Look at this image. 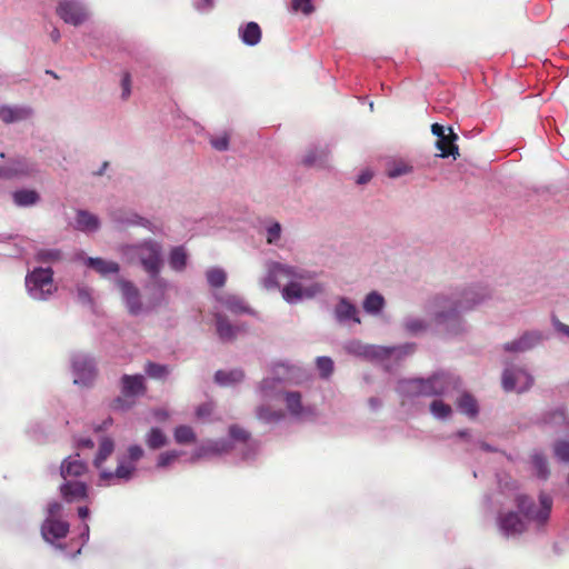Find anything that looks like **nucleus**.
Instances as JSON below:
<instances>
[{
	"label": "nucleus",
	"mask_w": 569,
	"mask_h": 569,
	"mask_svg": "<svg viewBox=\"0 0 569 569\" xmlns=\"http://www.w3.org/2000/svg\"><path fill=\"white\" fill-rule=\"evenodd\" d=\"M499 491L486 496V503L501 508L497 515V528L506 539H518L533 528L540 531L548 522L552 509V498L541 492L539 501L528 495L519 493L517 481L509 476L499 477Z\"/></svg>",
	"instance_id": "f257e3e1"
},
{
	"label": "nucleus",
	"mask_w": 569,
	"mask_h": 569,
	"mask_svg": "<svg viewBox=\"0 0 569 569\" xmlns=\"http://www.w3.org/2000/svg\"><path fill=\"white\" fill-rule=\"evenodd\" d=\"M489 296L486 286L475 284L461 292L436 297L431 318L437 330L449 337L462 333L466 330V322L461 315L472 310Z\"/></svg>",
	"instance_id": "f03ea898"
},
{
	"label": "nucleus",
	"mask_w": 569,
	"mask_h": 569,
	"mask_svg": "<svg viewBox=\"0 0 569 569\" xmlns=\"http://www.w3.org/2000/svg\"><path fill=\"white\" fill-rule=\"evenodd\" d=\"M316 273L300 267L269 261L266 264V276L261 279V284L267 290L280 288L281 281H287L281 290L282 298L290 305H296L303 299L315 298L323 292V286L319 282H312L302 286L299 281L311 280Z\"/></svg>",
	"instance_id": "7ed1b4c3"
},
{
	"label": "nucleus",
	"mask_w": 569,
	"mask_h": 569,
	"mask_svg": "<svg viewBox=\"0 0 569 569\" xmlns=\"http://www.w3.org/2000/svg\"><path fill=\"white\" fill-rule=\"evenodd\" d=\"M240 450L243 461H253L258 455L259 443L251 439L250 433L238 425L229 427L228 438L208 440L201 443L192 453L191 461Z\"/></svg>",
	"instance_id": "20e7f679"
},
{
	"label": "nucleus",
	"mask_w": 569,
	"mask_h": 569,
	"mask_svg": "<svg viewBox=\"0 0 569 569\" xmlns=\"http://www.w3.org/2000/svg\"><path fill=\"white\" fill-rule=\"evenodd\" d=\"M121 254L128 263L139 264L148 276L161 273L164 264L162 246L153 239L124 244L121 247Z\"/></svg>",
	"instance_id": "39448f33"
},
{
	"label": "nucleus",
	"mask_w": 569,
	"mask_h": 569,
	"mask_svg": "<svg viewBox=\"0 0 569 569\" xmlns=\"http://www.w3.org/2000/svg\"><path fill=\"white\" fill-rule=\"evenodd\" d=\"M144 456V450L140 445H130L126 452L117 455V468L111 471L101 469L98 478V486L111 487L130 482L138 470V462Z\"/></svg>",
	"instance_id": "423d86ee"
},
{
	"label": "nucleus",
	"mask_w": 569,
	"mask_h": 569,
	"mask_svg": "<svg viewBox=\"0 0 569 569\" xmlns=\"http://www.w3.org/2000/svg\"><path fill=\"white\" fill-rule=\"evenodd\" d=\"M295 367L288 363L277 362L271 366V376L263 378L258 387L257 393L264 402L280 401L287 391V386L292 382Z\"/></svg>",
	"instance_id": "0eeeda50"
},
{
	"label": "nucleus",
	"mask_w": 569,
	"mask_h": 569,
	"mask_svg": "<svg viewBox=\"0 0 569 569\" xmlns=\"http://www.w3.org/2000/svg\"><path fill=\"white\" fill-rule=\"evenodd\" d=\"M26 288L33 300H48L57 289L53 284L52 268L38 267L29 271L26 276Z\"/></svg>",
	"instance_id": "6e6552de"
},
{
	"label": "nucleus",
	"mask_w": 569,
	"mask_h": 569,
	"mask_svg": "<svg viewBox=\"0 0 569 569\" xmlns=\"http://www.w3.org/2000/svg\"><path fill=\"white\" fill-rule=\"evenodd\" d=\"M73 383L80 388H90L97 378V363L88 353L73 352L70 356Z\"/></svg>",
	"instance_id": "1a4fd4ad"
},
{
	"label": "nucleus",
	"mask_w": 569,
	"mask_h": 569,
	"mask_svg": "<svg viewBox=\"0 0 569 569\" xmlns=\"http://www.w3.org/2000/svg\"><path fill=\"white\" fill-rule=\"evenodd\" d=\"M425 397L449 396L460 388V378L448 371H437L423 378Z\"/></svg>",
	"instance_id": "9d476101"
},
{
	"label": "nucleus",
	"mask_w": 569,
	"mask_h": 569,
	"mask_svg": "<svg viewBox=\"0 0 569 569\" xmlns=\"http://www.w3.org/2000/svg\"><path fill=\"white\" fill-rule=\"evenodd\" d=\"M40 173V164L28 157L16 156L9 158L3 164L4 180H28L34 179Z\"/></svg>",
	"instance_id": "9b49d317"
},
{
	"label": "nucleus",
	"mask_w": 569,
	"mask_h": 569,
	"mask_svg": "<svg viewBox=\"0 0 569 569\" xmlns=\"http://www.w3.org/2000/svg\"><path fill=\"white\" fill-rule=\"evenodd\" d=\"M57 16L67 24L79 27L90 18L87 0H57Z\"/></svg>",
	"instance_id": "f8f14e48"
},
{
	"label": "nucleus",
	"mask_w": 569,
	"mask_h": 569,
	"mask_svg": "<svg viewBox=\"0 0 569 569\" xmlns=\"http://www.w3.org/2000/svg\"><path fill=\"white\" fill-rule=\"evenodd\" d=\"M120 387L122 397L116 398L112 403L114 409L120 410H127L131 407L127 398L134 399L143 396L147 391L144 377L142 375H123L120 378Z\"/></svg>",
	"instance_id": "ddd939ff"
},
{
	"label": "nucleus",
	"mask_w": 569,
	"mask_h": 569,
	"mask_svg": "<svg viewBox=\"0 0 569 569\" xmlns=\"http://www.w3.org/2000/svg\"><path fill=\"white\" fill-rule=\"evenodd\" d=\"M533 383V377L528 370L515 363H508L502 372V388L505 391L525 392Z\"/></svg>",
	"instance_id": "4468645a"
},
{
	"label": "nucleus",
	"mask_w": 569,
	"mask_h": 569,
	"mask_svg": "<svg viewBox=\"0 0 569 569\" xmlns=\"http://www.w3.org/2000/svg\"><path fill=\"white\" fill-rule=\"evenodd\" d=\"M548 336L541 330H528L512 341L506 342L502 349L506 352H527L540 346Z\"/></svg>",
	"instance_id": "2eb2a0df"
},
{
	"label": "nucleus",
	"mask_w": 569,
	"mask_h": 569,
	"mask_svg": "<svg viewBox=\"0 0 569 569\" xmlns=\"http://www.w3.org/2000/svg\"><path fill=\"white\" fill-rule=\"evenodd\" d=\"M116 282L120 289L123 302L129 313L131 316H139L140 313H142L144 311V308L141 302L140 291L134 286V283L123 278H118ZM146 310L148 309L146 308Z\"/></svg>",
	"instance_id": "dca6fc26"
},
{
	"label": "nucleus",
	"mask_w": 569,
	"mask_h": 569,
	"mask_svg": "<svg viewBox=\"0 0 569 569\" xmlns=\"http://www.w3.org/2000/svg\"><path fill=\"white\" fill-rule=\"evenodd\" d=\"M449 133H446V128L442 124L433 123L431 126V132L438 139L436 147L440 150V157L447 158L449 156L456 157L459 154L458 146L455 143L458 139L457 134L451 128H448Z\"/></svg>",
	"instance_id": "f3484780"
},
{
	"label": "nucleus",
	"mask_w": 569,
	"mask_h": 569,
	"mask_svg": "<svg viewBox=\"0 0 569 569\" xmlns=\"http://www.w3.org/2000/svg\"><path fill=\"white\" fill-rule=\"evenodd\" d=\"M416 349L415 343H405L401 346L383 347L369 345L367 358L369 360H385L389 358L401 359L406 356L413 353Z\"/></svg>",
	"instance_id": "a211bd4d"
},
{
	"label": "nucleus",
	"mask_w": 569,
	"mask_h": 569,
	"mask_svg": "<svg viewBox=\"0 0 569 569\" xmlns=\"http://www.w3.org/2000/svg\"><path fill=\"white\" fill-rule=\"evenodd\" d=\"M170 288V282L161 277V273L157 276H148V281L144 284V289L149 292V302L147 309H153L162 305L166 300V293Z\"/></svg>",
	"instance_id": "6ab92c4d"
},
{
	"label": "nucleus",
	"mask_w": 569,
	"mask_h": 569,
	"mask_svg": "<svg viewBox=\"0 0 569 569\" xmlns=\"http://www.w3.org/2000/svg\"><path fill=\"white\" fill-rule=\"evenodd\" d=\"M89 472L88 463L80 458L79 453L70 455L60 465V477L62 480H82Z\"/></svg>",
	"instance_id": "aec40b11"
},
{
	"label": "nucleus",
	"mask_w": 569,
	"mask_h": 569,
	"mask_svg": "<svg viewBox=\"0 0 569 569\" xmlns=\"http://www.w3.org/2000/svg\"><path fill=\"white\" fill-rule=\"evenodd\" d=\"M59 492L68 503L83 501L89 497V485L84 480H63Z\"/></svg>",
	"instance_id": "412c9836"
},
{
	"label": "nucleus",
	"mask_w": 569,
	"mask_h": 569,
	"mask_svg": "<svg viewBox=\"0 0 569 569\" xmlns=\"http://www.w3.org/2000/svg\"><path fill=\"white\" fill-rule=\"evenodd\" d=\"M286 406L288 415L295 420H302L311 415L309 406L302 402V395L299 391L287 390L281 399Z\"/></svg>",
	"instance_id": "4be33fe9"
},
{
	"label": "nucleus",
	"mask_w": 569,
	"mask_h": 569,
	"mask_svg": "<svg viewBox=\"0 0 569 569\" xmlns=\"http://www.w3.org/2000/svg\"><path fill=\"white\" fill-rule=\"evenodd\" d=\"M111 220L113 223H116L120 228H128V227H142L147 230L152 231V222L148 220L144 217H141L137 212L133 211H127V210H114L110 214Z\"/></svg>",
	"instance_id": "5701e85b"
},
{
	"label": "nucleus",
	"mask_w": 569,
	"mask_h": 569,
	"mask_svg": "<svg viewBox=\"0 0 569 569\" xmlns=\"http://www.w3.org/2000/svg\"><path fill=\"white\" fill-rule=\"evenodd\" d=\"M33 110L27 104H0V120L6 124L29 120Z\"/></svg>",
	"instance_id": "b1692460"
},
{
	"label": "nucleus",
	"mask_w": 569,
	"mask_h": 569,
	"mask_svg": "<svg viewBox=\"0 0 569 569\" xmlns=\"http://www.w3.org/2000/svg\"><path fill=\"white\" fill-rule=\"evenodd\" d=\"M259 232L264 237L266 243L272 247H282V224L273 218L259 220Z\"/></svg>",
	"instance_id": "393cba45"
},
{
	"label": "nucleus",
	"mask_w": 569,
	"mask_h": 569,
	"mask_svg": "<svg viewBox=\"0 0 569 569\" xmlns=\"http://www.w3.org/2000/svg\"><path fill=\"white\" fill-rule=\"evenodd\" d=\"M70 529V525L66 520L46 518L41 526L42 538L53 545L56 540L64 538Z\"/></svg>",
	"instance_id": "a878e982"
},
{
	"label": "nucleus",
	"mask_w": 569,
	"mask_h": 569,
	"mask_svg": "<svg viewBox=\"0 0 569 569\" xmlns=\"http://www.w3.org/2000/svg\"><path fill=\"white\" fill-rule=\"evenodd\" d=\"M396 391L401 397L403 403L406 401H412L418 397H425L423 378L399 380L396 387Z\"/></svg>",
	"instance_id": "bb28decb"
},
{
	"label": "nucleus",
	"mask_w": 569,
	"mask_h": 569,
	"mask_svg": "<svg viewBox=\"0 0 569 569\" xmlns=\"http://www.w3.org/2000/svg\"><path fill=\"white\" fill-rule=\"evenodd\" d=\"M217 301L223 306L228 311L234 315H251L254 316L256 312L248 306L246 300L232 293H219L216 295Z\"/></svg>",
	"instance_id": "cd10ccee"
},
{
	"label": "nucleus",
	"mask_w": 569,
	"mask_h": 569,
	"mask_svg": "<svg viewBox=\"0 0 569 569\" xmlns=\"http://www.w3.org/2000/svg\"><path fill=\"white\" fill-rule=\"evenodd\" d=\"M333 315L339 323L345 325L350 321L360 323V318L358 316V309L356 305L345 297L339 299L335 307Z\"/></svg>",
	"instance_id": "c85d7f7f"
},
{
	"label": "nucleus",
	"mask_w": 569,
	"mask_h": 569,
	"mask_svg": "<svg viewBox=\"0 0 569 569\" xmlns=\"http://www.w3.org/2000/svg\"><path fill=\"white\" fill-rule=\"evenodd\" d=\"M100 219L98 216L84 209H79L76 212L74 229L84 233L96 232L100 228Z\"/></svg>",
	"instance_id": "c756f323"
},
{
	"label": "nucleus",
	"mask_w": 569,
	"mask_h": 569,
	"mask_svg": "<svg viewBox=\"0 0 569 569\" xmlns=\"http://www.w3.org/2000/svg\"><path fill=\"white\" fill-rule=\"evenodd\" d=\"M238 36L243 44L254 47L261 41L262 31L257 22L250 21L239 26Z\"/></svg>",
	"instance_id": "7c9ffc66"
},
{
	"label": "nucleus",
	"mask_w": 569,
	"mask_h": 569,
	"mask_svg": "<svg viewBox=\"0 0 569 569\" xmlns=\"http://www.w3.org/2000/svg\"><path fill=\"white\" fill-rule=\"evenodd\" d=\"M82 256L83 253L79 254V258H82ZM83 260L89 268H92L102 277L117 274L120 271V266L116 261L93 257H83Z\"/></svg>",
	"instance_id": "2f4dec72"
},
{
	"label": "nucleus",
	"mask_w": 569,
	"mask_h": 569,
	"mask_svg": "<svg viewBox=\"0 0 569 569\" xmlns=\"http://www.w3.org/2000/svg\"><path fill=\"white\" fill-rule=\"evenodd\" d=\"M214 322H216V329L218 337L222 341H232L236 339L239 328L233 326L227 316H224L221 312L214 313Z\"/></svg>",
	"instance_id": "473e14b6"
},
{
	"label": "nucleus",
	"mask_w": 569,
	"mask_h": 569,
	"mask_svg": "<svg viewBox=\"0 0 569 569\" xmlns=\"http://www.w3.org/2000/svg\"><path fill=\"white\" fill-rule=\"evenodd\" d=\"M329 151L327 147L313 146L309 148L302 158L306 167H325L328 162Z\"/></svg>",
	"instance_id": "72a5a7b5"
},
{
	"label": "nucleus",
	"mask_w": 569,
	"mask_h": 569,
	"mask_svg": "<svg viewBox=\"0 0 569 569\" xmlns=\"http://www.w3.org/2000/svg\"><path fill=\"white\" fill-rule=\"evenodd\" d=\"M269 402L262 403L257 408V418L266 423H279L284 420L286 411L282 409H272Z\"/></svg>",
	"instance_id": "f704fd0d"
},
{
	"label": "nucleus",
	"mask_w": 569,
	"mask_h": 569,
	"mask_svg": "<svg viewBox=\"0 0 569 569\" xmlns=\"http://www.w3.org/2000/svg\"><path fill=\"white\" fill-rule=\"evenodd\" d=\"M269 402L262 403L257 408V418L266 423H279L284 420L286 411L282 409H272Z\"/></svg>",
	"instance_id": "c9c22d12"
},
{
	"label": "nucleus",
	"mask_w": 569,
	"mask_h": 569,
	"mask_svg": "<svg viewBox=\"0 0 569 569\" xmlns=\"http://www.w3.org/2000/svg\"><path fill=\"white\" fill-rule=\"evenodd\" d=\"M244 378V372L241 369H232L229 371L218 370L214 373V381L222 387H231L241 382Z\"/></svg>",
	"instance_id": "e433bc0d"
},
{
	"label": "nucleus",
	"mask_w": 569,
	"mask_h": 569,
	"mask_svg": "<svg viewBox=\"0 0 569 569\" xmlns=\"http://www.w3.org/2000/svg\"><path fill=\"white\" fill-rule=\"evenodd\" d=\"M12 199L17 207L27 208L37 204L40 196L33 189H19L12 193Z\"/></svg>",
	"instance_id": "4c0bfd02"
},
{
	"label": "nucleus",
	"mask_w": 569,
	"mask_h": 569,
	"mask_svg": "<svg viewBox=\"0 0 569 569\" xmlns=\"http://www.w3.org/2000/svg\"><path fill=\"white\" fill-rule=\"evenodd\" d=\"M457 406L459 411L469 418H476L479 413L478 401L469 392H463L459 397Z\"/></svg>",
	"instance_id": "58836bf2"
},
{
	"label": "nucleus",
	"mask_w": 569,
	"mask_h": 569,
	"mask_svg": "<svg viewBox=\"0 0 569 569\" xmlns=\"http://www.w3.org/2000/svg\"><path fill=\"white\" fill-rule=\"evenodd\" d=\"M385 307V298L377 291L368 293L362 302L363 310L369 315H379Z\"/></svg>",
	"instance_id": "ea45409f"
},
{
	"label": "nucleus",
	"mask_w": 569,
	"mask_h": 569,
	"mask_svg": "<svg viewBox=\"0 0 569 569\" xmlns=\"http://www.w3.org/2000/svg\"><path fill=\"white\" fill-rule=\"evenodd\" d=\"M188 253L182 246L174 247L169 253V266L176 272H181L187 267Z\"/></svg>",
	"instance_id": "a19ab883"
},
{
	"label": "nucleus",
	"mask_w": 569,
	"mask_h": 569,
	"mask_svg": "<svg viewBox=\"0 0 569 569\" xmlns=\"http://www.w3.org/2000/svg\"><path fill=\"white\" fill-rule=\"evenodd\" d=\"M114 450V442L109 437H102L98 452L94 457L93 465L96 468L100 469L101 466L106 462V460L111 456Z\"/></svg>",
	"instance_id": "79ce46f5"
},
{
	"label": "nucleus",
	"mask_w": 569,
	"mask_h": 569,
	"mask_svg": "<svg viewBox=\"0 0 569 569\" xmlns=\"http://www.w3.org/2000/svg\"><path fill=\"white\" fill-rule=\"evenodd\" d=\"M430 413L437 420H447L452 415V407L441 399H435L429 406Z\"/></svg>",
	"instance_id": "37998d69"
},
{
	"label": "nucleus",
	"mask_w": 569,
	"mask_h": 569,
	"mask_svg": "<svg viewBox=\"0 0 569 569\" xmlns=\"http://www.w3.org/2000/svg\"><path fill=\"white\" fill-rule=\"evenodd\" d=\"M146 443L150 449L156 450L166 446L168 438L160 428L153 427L146 436Z\"/></svg>",
	"instance_id": "c03bdc74"
},
{
	"label": "nucleus",
	"mask_w": 569,
	"mask_h": 569,
	"mask_svg": "<svg viewBox=\"0 0 569 569\" xmlns=\"http://www.w3.org/2000/svg\"><path fill=\"white\" fill-rule=\"evenodd\" d=\"M144 372L148 377L156 380H164L171 372L168 365L148 361L144 366Z\"/></svg>",
	"instance_id": "a18cd8bd"
},
{
	"label": "nucleus",
	"mask_w": 569,
	"mask_h": 569,
	"mask_svg": "<svg viewBox=\"0 0 569 569\" xmlns=\"http://www.w3.org/2000/svg\"><path fill=\"white\" fill-rule=\"evenodd\" d=\"M531 463L535 469V475L542 480L549 477V467L546 457L540 452H535L531 456Z\"/></svg>",
	"instance_id": "49530a36"
},
{
	"label": "nucleus",
	"mask_w": 569,
	"mask_h": 569,
	"mask_svg": "<svg viewBox=\"0 0 569 569\" xmlns=\"http://www.w3.org/2000/svg\"><path fill=\"white\" fill-rule=\"evenodd\" d=\"M62 258V252L59 249L50 248V249H39L36 252L34 259L40 263H53L59 261Z\"/></svg>",
	"instance_id": "de8ad7c7"
},
{
	"label": "nucleus",
	"mask_w": 569,
	"mask_h": 569,
	"mask_svg": "<svg viewBox=\"0 0 569 569\" xmlns=\"http://www.w3.org/2000/svg\"><path fill=\"white\" fill-rule=\"evenodd\" d=\"M174 440L179 445L191 443L196 440V433L192 428L186 425L178 426L173 432Z\"/></svg>",
	"instance_id": "09e8293b"
},
{
	"label": "nucleus",
	"mask_w": 569,
	"mask_h": 569,
	"mask_svg": "<svg viewBox=\"0 0 569 569\" xmlns=\"http://www.w3.org/2000/svg\"><path fill=\"white\" fill-rule=\"evenodd\" d=\"M208 283L213 288H221L227 280V273L221 268H210L206 272Z\"/></svg>",
	"instance_id": "8fccbe9b"
},
{
	"label": "nucleus",
	"mask_w": 569,
	"mask_h": 569,
	"mask_svg": "<svg viewBox=\"0 0 569 569\" xmlns=\"http://www.w3.org/2000/svg\"><path fill=\"white\" fill-rule=\"evenodd\" d=\"M77 301L88 308H93L92 289L84 283L76 286Z\"/></svg>",
	"instance_id": "3c124183"
},
{
	"label": "nucleus",
	"mask_w": 569,
	"mask_h": 569,
	"mask_svg": "<svg viewBox=\"0 0 569 569\" xmlns=\"http://www.w3.org/2000/svg\"><path fill=\"white\" fill-rule=\"evenodd\" d=\"M209 143L217 151H227L230 144V133L228 131H222L218 134H210Z\"/></svg>",
	"instance_id": "603ef678"
},
{
	"label": "nucleus",
	"mask_w": 569,
	"mask_h": 569,
	"mask_svg": "<svg viewBox=\"0 0 569 569\" xmlns=\"http://www.w3.org/2000/svg\"><path fill=\"white\" fill-rule=\"evenodd\" d=\"M403 326L406 330L412 335L426 331L428 328V323L423 319L417 317H407L403 321Z\"/></svg>",
	"instance_id": "864d4df0"
},
{
	"label": "nucleus",
	"mask_w": 569,
	"mask_h": 569,
	"mask_svg": "<svg viewBox=\"0 0 569 569\" xmlns=\"http://www.w3.org/2000/svg\"><path fill=\"white\" fill-rule=\"evenodd\" d=\"M412 171V167L405 161L392 162L387 170L388 177L395 179L408 174Z\"/></svg>",
	"instance_id": "5fc2aeb1"
},
{
	"label": "nucleus",
	"mask_w": 569,
	"mask_h": 569,
	"mask_svg": "<svg viewBox=\"0 0 569 569\" xmlns=\"http://www.w3.org/2000/svg\"><path fill=\"white\" fill-rule=\"evenodd\" d=\"M317 369L320 377L323 379L329 378L333 372V361L330 357L321 356L316 359Z\"/></svg>",
	"instance_id": "6e6d98bb"
},
{
	"label": "nucleus",
	"mask_w": 569,
	"mask_h": 569,
	"mask_svg": "<svg viewBox=\"0 0 569 569\" xmlns=\"http://www.w3.org/2000/svg\"><path fill=\"white\" fill-rule=\"evenodd\" d=\"M181 451L169 450L159 455L157 460V468L163 469L173 463L180 456Z\"/></svg>",
	"instance_id": "4d7b16f0"
},
{
	"label": "nucleus",
	"mask_w": 569,
	"mask_h": 569,
	"mask_svg": "<svg viewBox=\"0 0 569 569\" xmlns=\"http://www.w3.org/2000/svg\"><path fill=\"white\" fill-rule=\"evenodd\" d=\"M369 345H365L361 341L352 340L346 345V350L350 355L367 358Z\"/></svg>",
	"instance_id": "13d9d810"
},
{
	"label": "nucleus",
	"mask_w": 569,
	"mask_h": 569,
	"mask_svg": "<svg viewBox=\"0 0 569 569\" xmlns=\"http://www.w3.org/2000/svg\"><path fill=\"white\" fill-rule=\"evenodd\" d=\"M291 10L295 12H302L306 16L311 14L315 11L312 0H292Z\"/></svg>",
	"instance_id": "bf43d9fd"
},
{
	"label": "nucleus",
	"mask_w": 569,
	"mask_h": 569,
	"mask_svg": "<svg viewBox=\"0 0 569 569\" xmlns=\"http://www.w3.org/2000/svg\"><path fill=\"white\" fill-rule=\"evenodd\" d=\"M546 422L550 423V425H555V426H567L568 425L567 413L563 409H557V410L548 413Z\"/></svg>",
	"instance_id": "052dcab7"
},
{
	"label": "nucleus",
	"mask_w": 569,
	"mask_h": 569,
	"mask_svg": "<svg viewBox=\"0 0 569 569\" xmlns=\"http://www.w3.org/2000/svg\"><path fill=\"white\" fill-rule=\"evenodd\" d=\"M555 456L563 462H569V442L558 441L553 447Z\"/></svg>",
	"instance_id": "680f3d73"
},
{
	"label": "nucleus",
	"mask_w": 569,
	"mask_h": 569,
	"mask_svg": "<svg viewBox=\"0 0 569 569\" xmlns=\"http://www.w3.org/2000/svg\"><path fill=\"white\" fill-rule=\"evenodd\" d=\"M192 7L200 13H208L214 7V0H192Z\"/></svg>",
	"instance_id": "e2e57ef3"
},
{
	"label": "nucleus",
	"mask_w": 569,
	"mask_h": 569,
	"mask_svg": "<svg viewBox=\"0 0 569 569\" xmlns=\"http://www.w3.org/2000/svg\"><path fill=\"white\" fill-rule=\"evenodd\" d=\"M62 508V505L58 501L49 502L47 507V518L60 519Z\"/></svg>",
	"instance_id": "0e129e2a"
},
{
	"label": "nucleus",
	"mask_w": 569,
	"mask_h": 569,
	"mask_svg": "<svg viewBox=\"0 0 569 569\" xmlns=\"http://www.w3.org/2000/svg\"><path fill=\"white\" fill-rule=\"evenodd\" d=\"M552 326L557 333L569 338V326L561 322L558 318L552 317Z\"/></svg>",
	"instance_id": "69168bd1"
},
{
	"label": "nucleus",
	"mask_w": 569,
	"mask_h": 569,
	"mask_svg": "<svg viewBox=\"0 0 569 569\" xmlns=\"http://www.w3.org/2000/svg\"><path fill=\"white\" fill-rule=\"evenodd\" d=\"M213 411V405L211 402H206L200 405L197 408V417L200 419L208 418Z\"/></svg>",
	"instance_id": "338daca9"
},
{
	"label": "nucleus",
	"mask_w": 569,
	"mask_h": 569,
	"mask_svg": "<svg viewBox=\"0 0 569 569\" xmlns=\"http://www.w3.org/2000/svg\"><path fill=\"white\" fill-rule=\"evenodd\" d=\"M131 80L130 74L127 72L123 74L121 80V87H122V98L126 99L130 96L131 89H130Z\"/></svg>",
	"instance_id": "774afa93"
}]
</instances>
